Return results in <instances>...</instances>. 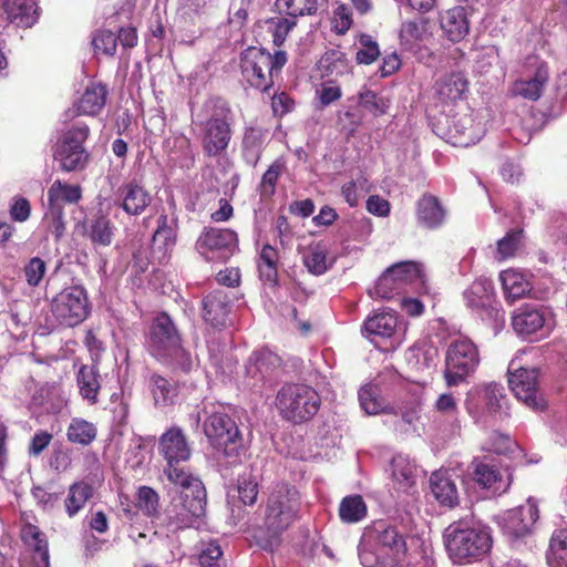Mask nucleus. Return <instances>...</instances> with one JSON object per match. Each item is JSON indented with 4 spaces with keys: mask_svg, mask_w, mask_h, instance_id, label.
<instances>
[{
    "mask_svg": "<svg viewBox=\"0 0 567 567\" xmlns=\"http://www.w3.org/2000/svg\"><path fill=\"white\" fill-rule=\"evenodd\" d=\"M107 94L105 84L90 83L76 103L78 113L91 116L99 114L105 106Z\"/></svg>",
    "mask_w": 567,
    "mask_h": 567,
    "instance_id": "nucleus-36",
    "label": "nucleus"
},
{
    "mask_svg": "<svg viewBox=\"0 0 567 567\" xmlns=\"http://www.w3.org/2000/svg\"><path fill=\"white\" fill-rule=\"evenodd\" d=\"M473 478L483 488L493 494H501L509 487V478L499 467L494 457L484 455L477 456L472 462Z\"/></svg>",
    "mask_w": 567,
    "mask_h": 567,
    "instance_id": "nucleus-23",
    "label": "nucleus"
},
{
    "mask_svg": "<svg viewBox=\"0 0 567 567\" xmlns=\"http://www.w3.org/2000/svg\"><path fill=\"white\" fill-rule=\"evenodd\" d=\"M398 317L392 311H379L369 316L362 326V334L377 348L393 351L402 342Z\"/></svg>",
    "mask_w": 567,
    "mask_h": 567,
    "instance_id": "nucleus-14",
    "label": "nucleus"
},
{
    "mask_svg": "<svg viewBox=\"0 0 567 567\" xmlns=\"http://www.w3.org/2000/svg\"><path fill=\"white\" fill-rule=\"evenodd\" d=\"M426 32V21L417 18L402 23L400 30V42L405 50H414L423 40Z\"/></svg>",
    "mask_w": 567,
    "mask_h": 567,
    "instance_id": "nucleus-46",
    "label": "nucleus"
},
{
    "mask_svg": "<svg viewBox=\"0 0 567 567\" xmlns=\"http://www.w3.org/2000/svg\"><path fill=\"white\" fill-rule=\"evenodd\" d=\"M430 487L433 496L441 505L454 507L458 504L456 484L446 472H434L430 477Z\"/></svg>",
    "mask_w": 567,
    "mask_h": 567,
    "instance_id": "nucleus-35",
    "label": "nucleus"
},
{
    "mask_svg": "<svg viewBox=\"0 0 567 567\" xmlns=\"http://www.w3.org/2000/svg\"><path fill=\"white\" fill-rule=\"evenodd\" d=\"M468 81L462 72H453L440 79L435 84L439 97L443 102H455L464 97Z\"/></svg>",
    "mask_w": 567,
    "mask_h": 567,
    "instance_id": "nucleus-37",
    "label": "nucleus"
},
{
    "mask_svg": "<svg viewBox=\"0 0 567 567\" xmlns=\"http://www.w3.org/2000/svg\"><path fill=\"white\" fill-rule=\"evenodd\" d=\"M21 539L25 546L21 567H50L48 538L38 526L24 524L21 528Z\"/></svg>",
    "mask_w": 567,
    "mask_h": 567,
    "instance_id": "nucleus-22",
    "label": "nucleus"
},
{
    "mask_svg": "<svg viewBox=\"0 0 567 567\" xmlns=\"http://www.w3.org/2000/svg\"><path fill=\"white\" fill-rule=\"evenodd\" d=\"M157 450L166 461L164 474L169 482H182L186 477H197L186 467L179 465L187 462L192 455V449L179 426H171L159 436Z\"/></svg>",
    "mask_w": 567,
    "mask_h": 567,
    "instance_id": "nucleus-10",
    "label": "nucleus"
},
{
    "mask_svg": "<svg viewBox=\"0 0 567 567\" xmlns=\"http://www.w3.org/2000/svg\"><path fill=\"white\" fill-rule=\"evenodd\" d=\"M547 560L550 567H567V530L553 534Z\"/></svg>",
    "mask_w": 567,
    "mask_h": 567,
    "instance_id": "nucleus-52",
    "label": "nucleus"
},
{
    "mask_svg": "<svg viewBox=\"0 0 567 567\" xmlns=\"http://www.w3.org/2000/svg\"><path fill=\"white\" fill-rule=\"evenodd\" d=\"M101 379L99 367L95 364H82L76 372L79 393L91 405L99 402Z\"/></svg>",
    "mask_w": 567,
    "mask_h": 567,
    "instance_id": "nucleus-32",
    "label": "nucleus"
},
{
    "mask_svg": "<svg viewBox=\"0 0 567 567\" xmlns=\"http://www.w3.org/2000/svg\"><path fill=\"white\" fill-rule=\"evenodd\" d=\"M81 187L55 181L48 190V203L63 207L64 203L74 204L81 199Z\"/></svg>",
    "mask_w": 567,
    "mask_h": 567,
    "instance_id": "nucleus-45",
    "label": "nucleus"
},
{
    "mask_svg": "<svg viewBox=\"0 0 567 567\" xmlns=\"http://www.w3.org/2000/svg\"><path fill=\"white\" fill-rule=\"evenodd\" d=\"M287 63V53L285 51H276L274 54L265 50H258L254 55L251 66L255 82H250L251 86L266 92L272 85L274 73L279 72Z\"/></svg>",
    "mask_w": 567,
    "mask_h": 567,
    "instance_id": "nucleus-25",
    "label": "nucleus"
},
{
    "mask_svg": "<svg viewBox=\"0 0 567 567\" xmlns=\"http://www.w3.org/2000/svg\"><path fill=\"white\" fill-rule=\"evenodd\" d=\"M389 472L393 488L398 492L409 493L416 485L421 471L414 460L400 453L392 457Z\"/></svg>",
    "mask_w": 567,
    "mask_h": 567,
    "instance_id": "nucleus-27",
    "label": "nucleus"
},
{
    "mask_svg": "<svg viewBox=\"0 0 567 567\" xmlns=\"http://www.w3.org/2000/svg\"><path fill=\"white\" fill-rule=\"evenodd\" d=\"M303 264L309 272L320 276L332 267L333 261L328 259L327 246L322 243H317L310 245L305 251Z\"/></svg>",
    "mask_w": 567,
    "mask_h": 567,
    "instance_id": "nucleus-42",
    "label": "nucleus"
},
{
    "mask_svg": "<svg viewBox=\"0 0 567 567\" xmlns=\"http://www.w3.org/2000/svg\"><path fill=\"white\" fill-rule=\"evenodd\" d=\"M276 406L284 420L292 424H303L318 413L321 398L310 385L289 383L278 391Z\"/></svg>",
    "mask_w": 567,
    "mask_h": 567,
    "instance_id": "nucleus-7",
    "label": "nucleus"
},
{
    "mask_svg": "<svg viewBox=\"0 0 567 567\" xmlns=\"http://www.w3.org/2000/svg\"><path fill=\"white\" fill-rule=\"evenodd\" d=\"M92 45L95 53L113 56L117 47L116 34L110 30H99L92 38Z\"/></svg>",
    "mask_w": 567,
    "mask_h": 567,
    "instance_id": "nucleus-58",
    "label": "nucleus"
},
{
    "mask_svg": "<svg viewBox=\"0 0 567 567\" xmlns=\"http://www.w3.org/2000/svg\"><path fill=\"white\" fill-rule=\"evenodd\" d=\"M115 227L107 216L99 214L89 220L86 236L94 247H107L114 238Z\"/></svg>",
    "mask_w": 567,
    "mask_h": 567,
    "instance_id": "nucleus-39",
    "label": "nucleus"
},
{
    "mask_svg": "<svg viewBox=\"0 0 567 567\" xmlns=\"http://www.w3.org/2000/svg\"><path fill=\"white\" fill-rule=\"evenodd\" d=\"M4 11L11 23L30 28L39 18L35 0H4Z\"/></svg>",
    "mask_w": 567,
    "mask_h": 567,
    "instance_id": "nucleus-34",
    "label": "nucleus"
},
{
    "mask_svg": "<svg viewBox=\"0 0 567 567\" xmlns=\"http://www.w3.org/2000/svg\"><path fill=\"white\" fill-rule=\"evenodd\" d=\"M480 364L476 344L467 338L453 340L445 352L444 378L449 386H456L473 374Z\"/></svg>",
    "mask_w": 567,
    "mask_h": 567,
    "instance_id": "nucleus-11",
    "label": "nucleus"
},
{
    "mask_svg": "<svg viewBox=\"0 0 567 567\" xmlns=\"http://www.w3.org/2000/svg\"><path fill=\"white\" fill-rule=\"evenodd\" d=\"M207 348L209 353V361L213 367L216 368L217 371H220L221 373L230 372V364L228 357L225 354V346L221 347V344L215 340L207 341Z\"/></svg>",
    "mask_w": 567,
    "mask_h": 567,
    "instance_id": "nucleus-63",
    "label": "nucleus"
},
{
    "mask_svg": "<svg viewBox=\"0 0 567 567\" xmlns=\"http://www.w3.org/2000/svg\"><path fill=\"white\" fill-rule=\"evenodd\" d=\"M90 127L83 121H76L65 128L58 138L53 157L63 172H80L85 169L90 153L84 146L89 138Z\"/></svg>",
    "mask_w": 567,
    "mask_h": 567,
    "instance_id": "nucleus-8",
    "label": "nucleus"
},
{
    "mask_svg": "<svg viewBox=\"0 0 567 567\" xmlns=\"http://www.w3.org/2000/svg\"><path fill=\"white\" fill-rule=\"evenodd\" d=\"M538 375L536 368H520L508 374V384L515 396L534 411H542L546 405L538 392Z\"/></svg>",
    "mask_w": 567,
    "mask_h": 567,
    "instance_id": "nucleus-20",
    "label": "nucleus"
},
{
    "mask_svg": "<svg viewBox=\"0 0 567 567\" xmlns=\"http://www.w3.org/2000/svg\"><path fill=\"white\" fill-rule=\"evenodd\" d=\"M513 441L509 435L498 432L493 433L483 449L497 455L506 454L512 450Z\"/></svg>",
    "mask_w": 567,
    "mask_h": 567,
    "instance_id": "nucleus-64",
    "label": "nucleus"
},
{
    "mask_svg": "<svg viewBox=\"0 0 567 567\" xmlns=\"http://www.w3.org/2000/svg\"><path fill=\"white\" fill-rule=\"evenodd\" d=\"M203 420V432L209 444L227 458H236L241 447V436L235 421L219 403L203 401L202 408L189 414L192 429L198 431Z\"/></svg>",
    "mask_w": 567,
    "mask_h": 567,
    "instance_id": "nucleus-3",
    "label": "nucleus"
},
{
    "mask_svg": "<svg viewBox=\"0 0 567 567\" xmlns=\"http://www.w3.org/2000/svg\"><path fill=\"white\" fill-rule=\"evenodd\" d=\"M358 550L365 567H403L406 543L395 526L378 520L364 529Z\"/></svg>",
    "mask_w": 567,
    "mask_h": 567,
    "instance_id": "nucleus-2",
    "label": "nucleus"
},
{
    "mask_svg": "<svg viewBox=\"0 0 567 567\" xmlns=\"http://www.w3.org/2000/svg\"><path fill=\"white\" fill-rule=\"evenodd\" d=\"M117 194L120 206L128 216L142 215L152 203V195L136 179L123 184Z\"/></svg>",
    "mask_w": 567,
    "mask_h": 567,
    "instance_id": "nucleus-28",
    "label": "nucleus"
},
{
    "mask_svg": "<svg viewBox=\"0 0 567 567\" xmlns=\"http://www.w3.org/2000/svg\"><path fill=\"white\" fill-rule=\"evenodd\" d=\"M177 218L165 213L159 214L156 220V229L152 236L150 257L138 250L134 252L133 260L142 271L147 269L151 261L164 265L169 259V254L176 244Z\"/></svg>",
    "mask_w": 567,
    "mask_h": 567,
    "instance_id": "nucleus-13",
    "label": "nucleus"
},
{
    "mask_svg": "<svg viewBox=\"0 0 567 567\" xmlns=\"http://www.w3.org/2000/svg\"><path fill=\"white\" fill-rule=\"evenodd\" d=\"M92 487L84 482L71 485L65 498V508L70 517L76 515L83 508L86 501L92 496Z\"/></svg>",
    "mask_w": 567,
    "mask_h": 567,
    "instance_id": "nucleus-49",
    "label": "nucleus"
},
{
    "mask_svg": "<svg viewBox=\"0 0 567 567\" xmlns=\"http://www.w3.org/2000/svg\"><path fill=\"white\" fill-rule=\"evenodd\" d=\"M359 104L374 116H381L388 112L391 101L374 91L364 90L359 93Z\"/></svg>",
    "mask_w": 567,
    "mask_h": 567,
    "instance_id": "nucleus-54",
    "label": "nucleus"
},
{
    "mask_svg": "<svg viewBox=\"0 0 567 567\" xmlns=\"http://www.w3.org/2000/svg\"><path fill=\"white\" fill-rule=\"evenodd\" d=\"M440 24L452 42L461 41L470 31L466 10L463 7H455L442 13Z\"/></svg>",
    "mask_w": 567,
    "mask_h": 567,
    "instance_id": "nucleus-33",
    "label": "nucleus"
},
{
    "mask_svg": "<svg viewBox=\"0 0 567 567\" xmlns=\"http://www.w3.org/2000/svg\"><path fill=\"white\" fill-rule=\"evenodd\" d=\"M230 309L231 302L225 289L213 290L202 299V318L214 328L227 324Z\"/></svg>",
    "mask_w": 567,
    "mask_h": 567,
    "instance_id": "nucleus-26",
    "label": "nucleus"
},
{
    "mask_svg": "<svg viewBox=\"0 0 567 567\" xmlns=\"http://www.w3.org/2000/svg\"><path fill=\"white\" fill-rule=\"evenodd\" d=\"M248 498V482L243 478L236 485H230L227 491V504L234 518H241L246 512Z\"/></svg>",
    "mask_w": 567,
    "mask_h": 567,
    "instance_id": "nucleus-48",
    "label": "nucleus"
},
{
    "mask_svg": "<svg viewBox=\"0 0 567 567\" xmlns=\"http://www.w3.org/2000/svg\"><path fill=\"white\" fill-rule=\"evenodd\" d=\"M300 512V496L295 486L277 484L271 491L266 508L265 525L267 537L254 535L264 549L272 550L279 544V535L297 519Z\"/></svg>",
    "mask_w": 567,
    "mask_h": 567,
    "instance_id": "nucleus-6",
    "label": "nucleus"
},
{
    "mask_svg": "<svg viewBox=\"0 0 567 567\" xmlns=\"http://www.w3.org/2000/svg\"><path fill=\"white\" fill-rule=\"evenodd\" d=\"M352 11L346 3L337 2L333 10L332 29L337 34H346L352 27Z\"/></svg>",
    "mask_w": 567,
    "mask_h": 567,
    "instance_id": "nucleus-60",
    "label": "nucleus"
},
{
    "mask_svg": "<svg viewBox=\"0 0 567 567\" xmlns=\"http://www.w3.org/2000/svg\"><path fill=\"white\" fill-rule=\"evenodd\" d=\"M148 390L158 409L175 405L179 401V384L173 379L153 372L148 378Z\"/></svg>",
    "mask_w": 567,
    "mask_h": 567,
    "instance_id": "nucleus-30",
    "label": "nucleus"
},
{
    "mask_svg": "<svg viewBox=\"0 0 567 567\" xmlns=\"http://www.w3.org/2000/svg\"><path fill=\"white\" fill-rule=\"evenodd\" d=\"M367 514L368 507L361 495H348L339 504V517L344 524L359 523L365 518Z\"/></svg>",
    "mask_w": 567,
    "mask_h": 567,
    "instance_id": "nucleus-41",
    "label": "nucleus"
},
{
    "mask_svg": "<svg viewBox=\"0 0 567 567\" xmlns=\"http://www.w3.org/2000/svg\"><path fill=\"white\" fill-rule=\"evenodd\" d=\"M390 268L403 290L409 286L414 289L424 286L425 279L420 264L414 261H401L392 265Z\"/></svg>",
    "mask_w": 567,
    "mask_h": 567,
    "instance_id": "nucleus-40",
    "label": "nucleus"
},
{
    "mask_svg": "<svg viewBox=\"0 0 567 567\" xmlns=\"http://www.w3.org/2000/svg\"><path fill=\"white\" fill-rule=\"evenodd\" d=\"M523 229H512L497 241L495 258L499 261L512 258L523 244Z\"/></svg>",
    "mask_w": 567,
    "mask_h": 567,
    "instance_id": "nucleus-53",
    "label": "nucleus"
},
{
    "mask_svg": "<svg viewBox=\"0 0 567 567\" xmlns=\"http://www.w3.org/2000/svg\"><path fill=\"white\" fill-rule=\"evenodd\" d=\"M548 80L549 68L547 63L533 58L520 78L513 83L511 92L514 96L537 101L542 96Z\"/></svg>",
    "mask_w": 567,
    "mask_h": 567,
    "instance_id": "nucleus-19",
    "label": "nucleus"
},
{
    "mask_svg": "<svg viewBox=\"0 0 567 567\" xmlns=\"http://www.w3.org/2000/svg\"><path fill=\"white\" fill-rule=\"evenodd\" d=\"M361 48L357 51V61L361 64H371L380 55L378 43L368 34L360 38Z\"/></svg>",
    "mask_w": 567,
    "mask_h": 567,
    "instance_id": "nucleus-61",
    "label": "nucleus"
},
{
    "mask_svg": "<svg viewBox=\"0 0 567 567\" xmlns=\"http://www.w3.org/2000/svg\"><path fill=\"white\" fill-rule=\"evenodd\" d=\"M368 192V179L362 175L346 183L341 188V194L350 207L358 206L361 197Z\"/></svg>",
    "mask_w": 567,
    "mask_h": 567,
    "instance_id": "nucleus-57",
    "label": "nucleus"
},
{
    "mask_svg": "<svg viewBox=\"0 0 567 567\" xmlns=\"http://www.w3.org/2000/svg\"><path fill=\"white\" fill-rule=\"evenodd\" d=\"M551 311L543 306L524 303L512 313V327L520 337H545L553 329Z\"/></svg>",
    "mask_w": 567,
    "mask_h": 567,
    "instance_id": "nucleus-15",
    "label": "nucleus"
},
{
    "mask_svg": "<svg viewBox=\"0 0 567 567\" xmlns=\"http://www.w3.org/2000/svg\"><path fill=\"white\" fill-rule=\"evenodd\" d=\"M47 274V262L40 257L30 258L23 266V277L31 288L39 287Z\"/></svg>",
    "mask_w": 567,
    "mask_h": 567,
    "instance_id": "nucleus-55",
    "label": "nucleus"
},
{
    "mask_svg": "<svg viewBox=\"0 0 567 567\" xmlns=\"http://www.w3.org/2000/svg\"><path fill=\"white\" fill-rule=\"evenodd\" d=\"M446 124L447 128L443 133V137L458 147H468L476 144L485 133L482 123L476 122L474 116L467 113L446 116Z\"/></svg>",
    "mask_w": 567,
    "mask_h": 567,
    "instance_id": "nucleus-21",
    "label": "nucleus"
},
{
    "mask_svg": "<svg viewBox=\"0 0 567 567\" xmlns=\"http://www.w3.org/2000/svg\"><path fill=\"white\" fill-rule=\"evenodd\" d=\"M449 557L455 564H467L482 558L492 547L489 529L466 516L450 524L443 534Z\"/></svg>",
    "mask_w": 567,
    "mask_h": 567,
    "instance_id": "nucleus-4",
    "label": "nucleus"
},
{
    "mask_svg": "<svg viewBox=\"0 0 567 567\" xmlns=\"http://www.w3.org/2000/svg\"><path fill=\"white\" fill-rule=\"evenodd\" d=\"M90 310L87 292L82 285L65 287L51 301L52 316L62 327L72 328L82 323Z\"/></svg>",
    "mask_w": 567,
    "mask_h": 567,
    "instance_id": "nucleus-12",
    "label": "nucleus"
},
{
    "mask_svg": "<svg viewBox=\"0 0 567 567\" xmlns=\"http://www.w3.org/2000/svg\"><path fill=\"white\" fill-rule=\"evenodd\" d=\"M230 138L228 123L218 117L207 121L203 146L209 156H215L225 150Z\"/></svg>",
    "mask_w": 567,
    "mask_h": 567,
    "instance_id": "nucleus-31",
    "label": "nucleus"
},
{
    "mask_svg": "<svg viewBox=\"0 0 567 567\" xmlns=\"http://www.w3.org/2000/svg\"><path fill=\"white\" fill-rule=\"evenodd\" d=\"M415 215L417 225L427 230L441 228L446 220V209L437 197L430 194L417 200Z\"/></svg>",
    "mask_w": 567,
    "mask_h": 567,
    "instance_id": "nucleus-29",
    "label": "nucleus"
},
{
    "mask_svg": "<svg viewBox=\"0 0 567 567\" xmlns=\"http://www.w3.org/2000/svg\"><path fill=\"white\" fill-rule=\"evenodd\" d=\"M277 250L270 245H265L259 254L257 268L260 279L270 286H275L277 282Z\"/></svg>",
    "mask_w": 567,
    "mask_h": 567,
    "instance_id": "nucleus-44",
    "label": "nucleus"
},
{
    "mask_svg": "<svg viewBox=\"0 0 567 567\" xmlns=\"http://www.w3.org/2000/svg\"><path fill=\"white\" fill-rule=\"evenodd\" d=\"M238 247L237 234L226 228H207L197 239L196 249L207 261L225 262Z\"/></svg>",
    "mask_w": 567,
    "mask_h": 567,
    "instance_id": "nucleus-16",
    "label": "nucleus"
},
{
    "mask_svg": "<svg viewBox=\"0 0 567 567\" xmlns=\"http://www.w3.org/2000/svg\"><path fill=\"white\" fill-rule=\"evenodd\" d=\"M64 207L55 206L48 203L47 210L44 213V223L49 231L59 240L65 231L64 221Z\"/></svg>",
    "mask_w": 567,
    "mask_h": 567,
    "instance_id": "nucleus-56",
    "label": "nucleus"
},
{
    "mask_svg": "<svg viewBox=\"0 0 567 567\" xmlns=\"http://www.w3.org/2000/svg\"><path fill=\"white\" fill-rule=\"evenodd\" d=\"M280 13L291 18L313 16L318 10V0H276Z\"/></svg>",
    "mask_w": 567,
    "mask_h": 567,
    "instance_id": "nucleus-51",
    "label": "nucleus"
},
{
    "mask_svg": "<svg viewBox=\"0 0 567 567\" xmlns=\"http://www.w3.org/2000/svg\"><path fill=\"white\" fill-rule=\"evenodd\" d=\"M239 179L236 173L226 168L210 172L208 177H206V186H203V189L206 188L207 193L214 197L220 194L225 196L219 198V208L210 215L214 221H226L233 216V206L229 204L227 197L234 194ZM202 196H204V190H202Z\"/></svg>",
    "mask_w": 567,
    "mask_h": 567,
    "instance_id": "nucleus-18",
    "label": "nucleus"
},
{
    "mask_svg": "<svg viewBox=\"0 0 567 567\" xmlns=\"http://www.w3.org/2000/svg\"><path fill=\"white\" fill-rule=\"evenodd\" d=\"M144 344L157 362L173 371L187 374L198 367L197 358L184 348L182 336L166 312H161L153 319Z\"/></svg>",
    "mask_w": 567,
    "mask_h": 567,
    "instance_id": "nucleus-1",
    "label": "nucleus"
},
{
    "mask_svg": "<svg viewBox=\"0 0 567 567\" xmlns=\"http://www.w3.org/2000/svg\"><path fill=\"white\" fill-rule=\"evenodd\" d=\"M537 519V504L529 498L527 504L509 509L499 516L498 524L505 535L512 538H520L529 534Z\"/></svg>",
    "mask_w": 567,
    "mask_h": 567,
    "instance_id": "nucleus-24",
    "label": "nucleus"
},
{
    "mask_svg": "<svg viewBox=\"0 0 567 567\" xmlns=\"http://www.w3.org/2000/svg\"><path fill=\"white\" fill-rule=\"evenodd\" d=\"M359 401L361 408L369 415L391 412V405L386 404L379 396L378 389L373 385H365L359 391Z\"/></svg>",
    "mask_w": 567,
    "mask_h": 567,
    "instance_id": "nucleus-47",
    "label": "nucleus"
},
{
    "mask_svg": "<svg viewBox=\"0 0 567 567\" xmlns=\"http://www.w3.org/2000/svg\"><path fill=\"white\" fill-rule=\"evenodd\" d=\"M97 429L95 424L82 417H73L66 429V439L73 444L90 445L95 441Z\"/></svg>",
    "mask_w": 567,
    "mask_h": 567,
    "instance_id": "nucleus-43",
    "label": "nucleus"
},
{
    "mask_svg": "<svg viewBox=\"0 0 567 567\" xmlns=\"http://www.w3.org/2000/svg\"><path fill=\"white\" fill-rule=\"evenodd\" d=\"M465 305L497 334L505 326V311L496 301L493 281L480 277L463 292Z\"/></svg>",
    "mask_w": 567,
    "mask_h": 567,
    "instance_id": "nucleus-9",
    "label": "nucleus"
},
{
    "mask_svg": "<svg viewBox=\"0 0 567 567\" xmlns=\"http://www.w3.org/2000/svg\"><path fill=\"white\" fill-rule=\"evenodd\" d=\"M504 401V386L496 382H491L470 389L466 393L465 408L468 414L478 422L485 413L496 414L501 412Z\"/></svg>",
    "mask_w": 567,
    "mask_h": 567,
    "instance_id": "nucleus-17",
    "label": "nucleus"
},
{
    "mask_svg": "<svg viewBox=\"0 0 567 567\" xmlns=\"http://www.w3.org/2000/svg\"><path fill=\"white\" fill-rule=\"evenodd\" d=\"M392 274L393 272H392L391 268L389 267L380 276V278L377 280L373 289H371L369 291L373 298L389 300L404 291Z\"/></svg>",
    "mask_w": 567,
    "mask_h": 567,
    "instance_id": "nucleus-50",
    "label": "nucleus"
},
{
    "mask_svg": "<svg viewBox=\"0 0 567 567\" xmlns=\"http://www.w3.org/2000/svg\"><path fill=\"white\" fill-rule=\"evenodd\" d=\"M268 23L272 33V42L277 47L284 44L289 32L296 27V21L287 18H275Z\"/></svg>",
    "mask_w": 567,
    "mask_h": 567,
    "instance_id": "nucleus-62",
    "label": "nucleus"
},
{
    "mask_svg": "<svg viewBox=\"0 0 567 567\" xmlns=\"http://www.w3.org/2000/svg\"><path fill=\"white\" fill-rule=\"evenodd\" d=\"M137 506L147 516L158 513L159 496L148 486H141L137 491Z\"/></svg>",
    "mask_w": 567,
    "mask_h": 567,
    "instance_id": "nucleus-59",
    "label": "nucleus"
},
{
    "mask_svg": "<svg viewBox=\"0 0 567 567\" xmlns=\"http://www.w3.org/2000/svg\"><path fill=\"white\" fill-rule=\"evenodd\" d=\"M179 492L172 498L166 509V525L171 532L199 528L206 515L207 494L199 477H186L172 482Z\"/></svg>",
    "mask_w": 567,
    "mask_h": 567,
    "instance_id": "nucleus-5",
    "label": "nucleus"
},
{
    "mask_svg": "<svg viewBox=\"0 0 567 567\" xmlns=\"http://www.w3.org/2000/svg\"><path fill=\"white\" fill-rule=\"evenodd\" d=\"M499 280L504 297L511 302L525 297L532 290V285L527 277L515 269L502 271L499 274Z\"/></svg>",
    "mask_w": 567,
    "mask_h": 567,
    "instance_id": "nucleus-38",
    "label": "nucleus"
}]
</instances>
